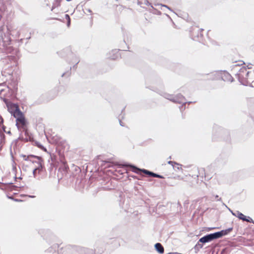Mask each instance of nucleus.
Returning a JSON list of instances; mask_svg holds the SVG:
<instances>
[{
  "instance_id": "0eeeda50",
  "label": "nucleus",
  "mask_w": 254,
  "mask_h": 254,
  "mask_svg": "<svg viewBox=\"0 0 254 254\" xmlns=\"http://www.w3.org/2000/svg\"><path fill=\"white\" fill-rule=\"evenodd\" d=\"M7 107L8 111L14 117L15 114L21 112L19 109L18 106L15 104L11 103H8L7 104Z\"/></svg>"
},
{
  "instance_id": "9b49d317",
  "label": "nucleus",
  "mask_w": 254,
  "mask_h": 254,
  "mask_svg": "<svg viewBox=\"0 0 254 254\" xmlns=\"http://www.w3.org/2000/svg\"><path fill=\"white\" fill-rule=\"evenodd\" d=\"M65 19L67 20V25L69 27L70 24V18L68 14H66L65 15Z\"/></svg>"
},
{
  "instance_id": "20e7f679",
  "label": "nucleus",
  "mask_w": 254,
  "mask_h": 254,
  "mask_svg": "<svg viewBox=\"0 0 254 254\" xmlns=\"http://www.w3.org/2000/svg\"><path fill=\"white\" fill-rule=\"evenodd\" d=\"M33 157L38 158L39 161L37 163V165L33 169V174L35 178H40V176L45 173V169L43 165L42 161L40 160V157L32 156Z\"/></svg>"
},
{
  "instance_id": "4468645a",
  "label": "nucleus",
  "mask_w": 254,
  "mask_h": 254,
  "mask_svg": "<svg viewBox=\"0 0 254 254\" xmlns=\"http://www.w3.org/2000/svg\"><path fill=\"white\" fill-rule=\"evenodd\" d=\"M156 178H164V177L161 175H157V176H156Z\"/></svg>"
},
{
  "instance_id": "f03ea898",
  "label": "nucleus",
  "mask_w": 254,
  "mask_h": 254,
  "mask_svg": "<svg viewBox=\"0 0 254 254\" xmlns=\"http://www.w3.org/2000/svg\"><path fill=\"white\" fill-rule=\"evenodd\" d=\"M14 118L16 119V126L18 130L27 133L28 123L24 114L22 112H19L14 115Z\"/></svg>"
},
{
  "instance_id": "7ed1b4c3",
  "label": "nucleus",
  "mask_w": 254,
  "mask_h": 254,
  "mask_svg": "<svg viewBox=\"0 0 254 254\" xmlns=\"http://www.w3.org/2000/svg\"><path fill=\"white\" fill-rule=\"evenodd\" d=\"M232 228H229L226 230H223L220 232L210 234L203 237L199 240L198 242L205 243L210 242L214 239L220 238L223 236L226 235L232 231Z\"/></svg>"
},
{
  "instance_id": "9d476101",
  "label": "nucleus",
  "mask_w": 254,
  "mask_h": 254,
  "mask_svg": "<svg viewBox=\"0 0 254 254\" xmlns=\"http://www.w3.org/2000/svg\"><path fill=\"white\" fill-rule=\"evenodd\" d=\"M155 248L156 251L160 254H163L164 252V249L160 243H156L155 245Z\"/></svg>"
},
{
  "instance_id": "dca6fc26",
  "label": "nucleus",
  "mask_w": 254,
  "mask_h": 254,
  "mask_svg": "<svg viewBox=\"0 0 254 254\" xmlns=\"http://www.w3.org/2000/svg\"><path fill=\"white\" fill-rule=\"evenodd\" d=\"M67 1H70L71 0H66Z\"/></svg>"
},
{
  "instance_id": "f257e3e1",
  "label": "nucleus",
  "mask_w": 254,
  "mask_h": 254,
  "mask_svg": "<svg viewBox=\"0 0 254 254\" xmlns=\"http://www.w3.org/2000/svg\"><path fill=\"white\" fill-rule=\"evenodd\" d=\"M239 81L243 85H247L251 82H254V69L251 67L243 66L237 74Z\"/></svg>"
},
{
  "instance_id": "ddd939ff",
  "label": "nucleus",
  "mask_w": 254,
  "mask_h": 254,
  "mask_svg": "<svg viewBox=\"0 0 254 254\" xmlns=\"http://www.w3.org/2000/svg\"><path fill=\"white\" fill-rule=\"evenodd\" d=\"M151 176H152V177H156L157 176V174H155L154 173H152L151 172V175H150Z\"/></svg>"
},
{
  "instance_id": "f8f14e48",
  "label": "nucleus",
  "mask_w": 254,
  "mask_h": 254,
  "mask_svg": "<svg viewBox=\"0 0 254 254\" xmlns=\"http://www.w3.org/2000/svg\"><path fill=\"white\" fill-rule=\"evenodd\" d=\"M37 145L39 148L41 149L42 150L44 151L45 152H47V149L45 147H44L43 145H41L40 144H37Z\"/></svg>"
},
{
  "instance_id": "1a4fd4ad",
  "label": "nucleus",
  "mask_w": 254,
  "mask_h": 254,
  "mask_svg": "<svg viewBox=\"0 0 254 254\" xmlns=\"http://www.w3.org/2000/svg\"><path fill=\"white\" fill-rule=\"evenodd\" d=\"M169 164L171 165L175 171H179L182 172L183 169L182 165L178 164L175 162L169 161L168 162Z\"/></svg>"
},
{
  "instance_id": "39448f33",
  "label": "nucleus",
  "mask_w": 254,
  "mask_h": 254,
  "mask_svg": "<svg viewBox=\"0 0 254 254\" xmlns=\"http://www.w3.org/2000/svg\"><path fill=\"white\" fill-rule=\"evenodd\" d=\"M203 29L198 26L193 25L190 28V35L193 39L203 36Z\"/></svg>"
},
{
  "instance_id": "6e6552de",
  "label": "nucleus",
  "mask_w": 254,
  "mask_h": 254,
  "mask_svg": "<svg viewBox=\"0 0 254 254\" xmlns=\"http://www.w3.org/2000/svg\"><path fill=\"white\" fill-rule=\"evenodd\" d=\"M236 216L238 218L244 221H246L250 223H254L253 220L250 217H247L241 212H238Z\"/></svg>"
},
{
  "instance_id": "2eb2a0df",
  "label": "nucleus",
  "mask_w": 254,
  "mask_h": 254,
  "mask_svg": "<svg viewBox=\"0 0 254 254\" xmlns=\"http://www.w3.org/2000/svg\"><path fill=\"white\" fill-rule=\"evenodd\" d=\"M3 122V119L0 117V123H1Z\"/></svg>"
},
{
  "instance_id": "423d86ee",
  "label": "nucleus",
  "mask_w": 254,
  "mask_h": 254,
  "mask_svg": "<svg viewBox=\"0 0 254 254\" xmlns=\"http://www.w3.org/2000/svg\"><path fill=\"white\" fill-rule=\"evenodd\" d=\"M120 166H121V167H127V168H129V169L127 170V171H131L132 172H133L135 173H137V174H140V172H143L144 174H147V175H149V176H150L151 175V172H149L146 170H141V169H139L136 167H135V166H133L132 165H120Z\"/></svg>"
}]
</instances>
